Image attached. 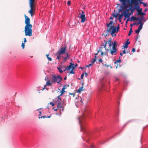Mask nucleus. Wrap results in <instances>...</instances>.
Wrapping results in <instances>:
<instances>
[{"label": "nucleus", "mask_w": 148, "mask_h": 148, "mask_svg": "<svg viewBox=\"0 0 148 148\" xmlns=\"http://www.w3.org/2000/svg\"><path fill=\"white\" fill-rule=\"evenodd\" d=\"M83 88V87H81L79 88L77 90V92L78 93H80L82 90Z\"/></svg>", "instance_id": "6ab92c4d"}, {"label": "nucleus", "mask_w": 148, "mask_h": 148, "mask_svg": "<svg viewBox=\"0 0 148 148\" xmlns=\"http://www.w3.org/2000/svg\"><path fill=\"white\" fill-rule=\"evenodd\" d=\"M66 50V47H62L59 50L57 53L56 54V55L57 56V58L58 59V60H60V58L61 55L65 53Z\"/></svg>", "instance_id": "20e7f679"}, {"label": "nucleus", "mask_w": 148, "mask_h": 148, "mask_svg": "<svg viewBox=\"0 0 148 148\" xmlns=\"http://www.w3.org/2000/svg\"><path fill=\"white\" fill-rule=\"evenodd\" d=\"M117 50L116 42V41H114L113 43L112 49L110 50L111 54L116 55L117 53Z\"/></svg>", "instance_id": "423d86ee"}, {"label": "nucleus", "mask_w": 148, "mask_h": 148, "mask_svg": "<svg viewBox=\"0 0 148 148\" xmlns=\"http://www.w3.org/2000/svg\"><path fill=\"white\" fill-rule=\"evenodd\" d=\"M108 44L109 45V47L110 48H111V47L112 46V43H111V40H110L108 41Z\"/></svg>", "instance_id": "a878e982"}, {"label": "nucleus", "mask_w": 148, "mask_h": 148, "mask_svg": "<svg viewBox=\"0 0 148 148\" xmlns=\"http://www.w3.org/2000/svg\"><path fill=\"white\" fill-rule=\"evenodd\" d=\"M25 23L26 25L25 27V35L26 36H31L32 35V25L30 23V19L25 15Z\"/></svg>", "instance_id": "f257e3e1"}, {"label": "nucleus", "mask_w": 148, "mask_h": 148, "mask_svg": "<svg viewBox=\"0 0 148 148\" xmlns=\"http://www.w3.org/2000/svg\"><path fill=\"white\" fill-rule=\"evenodd\" d=\"M84 74H85V75L86 77H87V75H88V74H87V73H85Z\"/></svg>", "instance_id": "8fccbe9b"}, {"label": "nucleus", "mask_w": 148, "mask_h": 148, "mask_svg": "<svg viewBox=\"0 0 148 148\" xmlns=\"http://www.w3.org/2000/svg\"><path fill=\"white\" fill-rule=\"evenodd\" d=\"M131 26H132V24H131Z\"/></svg>", "instance_id": "680f3d73"}, {"label": "nucleus", "mask_w": 148, "mask_h": 148, "mask_svg": "<svg viewBox=\"0 0 148 148\" xmlns=\"http://www.w3.org/2000/svg\"><path fill=\"white\" fill-rule=\"evenodd\" d=\"M129 21V18L127 19L126 21V23H127L128 21Z\"/></svg>", "instance_id": "49530a36"}, {"label": "nucleus", "mask_w": 148, "mask_h": 148, "mask_svg": "<svg viewBox=\"0 0 148 148\" xmlns=\"http://www.w3.org/2000/svg\"><path fill=\"white\" fill-rule=\"evenodd\" d=\"M78 120L80 125L81 129L82 130L84 131V125L86 123L85 121V117L83 116H80L78 118Z\"/></svg>", "instance_id": "39448f33"}, {"label": "nucleus", "mask_w": 148, "mask_h": 148, "mask_svg": "<svg viewBox=\"0 0 148 148\" xmlns=\"http://www.w3.org/2000/svg\"><path fill=\"white\" fill-rule=\"evenodd\" d=\"M137 20L139 21V22L138 23H137L136 24L138 25L140 24V25L138 27V29L135 30V32L137 34H138L139 33L141 29L142 28L143 25V24L142 23L140 19H138Z\"/></svg>", "instance_id": "9d476101"}, {"label": "nucleus", "mask_w": 148, "mask_h": 148, "mask_svg": "<svg viewBox=\"0 0 148 148\" xmlns=\"http://www.w3.org/2000/svg\"><path fill=\"white\" fill-rule=\"evenodd\" d=\"M60 96H59L58 97L56 102L57 104V107L58 108H60V109H62L63 107L61 105V99L60 97ZM61 110V109H60Z\"/></svg>", "instance_id": "9b49d317"}, {"label": "nucleus", "mask_w": 148, "mask_h": 148, "mask_svg": "<svg viewBox=\"0 0 148 148\" xmlns=\"http://www.w3.org/2000/svg\"><path fill=\"white\" fill-rule=\"evenodd\" d=\"M123 16V13L119 15V19L120 20L122 18Z\"/></svg>", "instance_id": "412c9836"}, {"label": "nucleus", "mask_w": 148, "mask_h": 148, "mask_svg": "<svg viewBox=\"0 0 148 148\" xmlns=\"http://www.w3.org/2000/svg\"><path fill=\"white\" fill-rule=\"evenodd\" d=\"M139 8H137V9H135L137 10V12H139V11H142V8H140V9H138Z\"/></svg>", "instance_id": "c85d7f7f"}, {"label": "nucleus", "mask_w": 148, "mask_h": 148, "mask_svg": "<svg viewBox=\"0 0 148 148\" xmlns=\"http://www.w3.org/2000/svg\"><path fill=\"white\" fill-rule=\"evenodd\" d=\"M143 4L144 7H147V3H145L144 2L143 3Z\"/></svg>", "instance_id": "c756f323"}, {"label": "nucleus", "mask_w": 148, "mask_h": 148, "mask_svg": "<svg viewBox=\"0 0 148 148\" xmlns=\"http://www.w3.org/2000/svg\"><path fill=\"white\" fill-rule=\"evenodd\" d=\"M66 57H65L64 58V61H66L67 60V58L68 57V54L67 53H66Z\"/></svg>", "instance_id": "bb28decb"}, {"label": "nucleus", "mask_w": 148, "mask_h": 148, "mask_svg": "<svg viewBox=\"0 0 148 148\" xmlns=\"http://www.w3.org/2000/svg\"><path fill=\"white\" fill-rule=\"evenodd\" d=\"M120 55L121 56L123 55V53H121L120 54Z\"/></svg>", "instance_id": "5fc2aeb1"}, {"label": "nucleus", "mask_w": 148, "mask_h": 148, "mask_svg": "<svg viewBox=\"0 0 148 148\" xmlns=\"http://www.w3.org/2000/svg\"><path fill=\"white\" fill-rule=\"evenodd\" d=\"M130 43V42L129 41V39H128L126 42L125 43V46H123V47H124V48H127L128 45Z\"/></svg>", "instance_id": "f3484780"}, {"label": "nucleus", "mask_w": 148, "mask_h": 148, "mask_svg": "<svg viewBox=\"0 0 148 148\" xmlns=\"http://www.w3.org/2000/svg\"><path fill=\"white\" fill-rule=\"evenodd\" d=\"M74 64H73L72 62H71L70 64L68 66H67L66 67H65L64 71H65L66 70H71V71L69 72V73L74 74L75 72L73 70V69L74 68Z\"/></svg>", "instance_id": "6e6552de"}, {"label": "nucleus", "mask_w": 148, "mask_h": 148, "mask_svg": "<svg viewBox=\"0 0 148 148\" xmlns=\"http://www.w3.org/2000/svg\"><path fill=\"white\" fill-rule=\"evenodd\" d=\"M25 46V43H22V44L21 46H22V47L23 49H24V48Z\"/></svg>", "instance_id": "72a5a7b5"}, {"label": "nucleus", "mask_w": 148, "mask_h": 148, "mask_svg": "<svg viewBox=\"0 0 148 148\" xmlns=\"http://www.w3.org/2000/svg\"><path fill=\"white\" fill-rule=\"evenodd\" d=\"M146 10H147V9H145V12H146Z\"/></svg>", "instance_id": "bf43d9fd"}, {"label": "nucleus", "mask_w": 148, "mask_h": 148, "mask_svg": "<svg viewBox=\"0 0 148 148\" xmlns=\"http://www.w3.org/2000/svg\"><path fill=\"white\" fill-rule=\"evenodd\" d=\"M110 19H113V17L112 16H111L110 17Z\"/></svg>", "instance_id": "603ef678"}, {"label": "nucleus", "mask_w": 148, "mask_h": 148, "mask_svg": "<svg viewBox=\"0 0 148 148\" xmlns=\"http://www.w3.org/2000/svg\"><path fill=\"white\" fill-rule=\"evenodd\" d=\"M136 19V17L134 16H132L130 18V19L129 20V21H132L134 20H135Z\"/></svg>", "instance_id": "aec40b11"}, {"label": "nucleus", "mask_w": 148, "mask_h": 148, "mask_svg": "<svg viewBox=\"0 0 148 148\" xmlns=\"http://www.w3.org/2000/svg\"><path fill=\"white\" fill-rule=\"evenodd\" d=\"M66 88L65 87V86H64L62 88V90L60 91L61 92V94L60 95V96H61L65 92L64 91V90Z\"/></svg>", "instance_id": "a211bd4d"}, {"label": "nucleus", "mask_w": 148, "mask_h": 148, "mask_svg": "<svg viewBox=\"0 0 148 148\" xmlns=\"http://www.w3.org/2000/svg\"><path fill=\"white\" fill-rule=\"evenodd\" d=\"M123 53H124V54H125L126 53V51H125L124 50L122 52Z\"/></svg>", "instance_id": "a18cd8bd"}, {"label": "nucleus", "mask_w": 148, "mask_h": 148, "mask_svg": "<svg viewBox=\"0 0 148 148\" xmlns=\"http://www.w3.org/2000/svg\"><path fill=\"white\" fill-rule=\"evenodd\" d=\"M66 77H65L64 78V79H66Z\"/></svg>", "instance_id": "4d7b16f0"}, {"label": "nucleus", "mask_w": 148, "mask_h": 148, "mask_svg": "<svg viewBox=\"0 0 148 148\" xmlns=\"http://www.w3.org/2000/svg\"><path fill=\"white\" fill-rule=\"evenodd\" d=\"M57 109H54V110L55 111H56L57 110Z\"/></svg>", "instance_id": "6e6d98bb"}, {"label": "nucleus", "mask_w": 148, "mask_h": 148, "mask_svg": "<svg viewBox=\"0 0 148 148\" xmlns=\"http://www.w3.org/2000/svg\"><path fill=\"white\" fill-rule=\"evenodd\" d=\"M65 66H63L62 65H60L57 68L59 72L60 73H62L64 71V68L65 69Z\"/></svg>", "instance_id": "4468645a"}, {"label": "nucleus", "mask_w": 148, "mask_h": 148, "mask_svg": "<svg viewBox=\"0 0 148 148\" xmlns=\"http://www.w3.org/2000/svg\"><path fill=\"white\" fill-rule=\"evenodd\" d=\"M118 15V14H113V16L114 17H116Z\"/></svg>", "instance_id": "7c9ffc66"}, {"label": "nucleus", "mask_w": 148, "mask_h": 148, "mask_svg": "<svg viewBox=\"0 0 148 148\" xmlns=\"http://www.w3.org/2000/svg\"><path fill=\"white\" fill-rule=\"evenodd\" d=\"M120 1L122 2L123 4L125 6L127 5V3H130V4L131 0H119Z\"/></svg>", "instance_id": "2eb2a0df"}, {"label": "nucleus", "mask_w": 148, "mask_h": 148, "mask_svg": "<svg viewBox=\"0 0 148 148\" xmlns=\"http://www.w3.org/2000/svg\"><path fill=\"white\" fill-rule=\"evenodd\" d=\"M126 18H125H125L124 19V20H125L126 19Z\"/></svg>", "instance_id": "052dcab7"}, {"label": "nucleus", "mask_w": 148, "mask_h": 148, "mask_svg": "<svg viewBox=\"0 0 148 148\" xmlns=\"http://www.w3.org/2000/svg\"><path fill=\"white\" fill-rule=\"evenodd\" d=\"M50 116H48V117H47L46 116H41V117H40V116H39L38 117V118L39 119H40V118H49L50 117Z\"/></svg>", "instance_id": "4be33fe9"}, {"label": "nucleus", "mask_w": 148, "mask_h": 148, "mask_svg": "<svg viewBox=\"0 0 148 148\" xmlns=\"http://www.w3.org/2000/svg\"><path fill=\"white\" fill-rule=\"evenodd\" d=\"M107 44V42H105L104 44L103 45L104 47L106 49V44Z\"/></svg>", "instance_id": "cd10ccee"}, {"label": "nucleus", "mask_w": 148, "mask_h": 148, "mask_svg": "<svg viewBox=\"0 0 148 148\" xmlns=\"http://www.w3.org/2000/svg\"><path fill=\"white\" fill-rule=\"evenodd\" d=\"M107 50L108 51H109V50L108 49H107Z\"/></svg>", "instance_id": "0e129e2a"}, {"label": "nucleus", "mask_w": 148, "mask_h": 148, "mask_svg": "<svg viewBox=\"0 0 148 148\" xmlns=\"http://www.w3.org/2000/svg\"><path fill=\"white\" fill-rule=\"evenodd\" d=\"M142 1H138L137 5H136L134 2H130V5L132 4H133L134 5V7L133 8V10H135V9H137V8H139L140 5L142 4H143V2H142Z\"/></svg>", "instance_id": "f8f14e48"}, {"label": "nucleus", "mask_w": 148, "mask_h": 148, "mask_svg": "<svg viewBox=\"0 0 148 148\" xmlns=\"http://www.w3.org/2000/svg\"><path fill=\"white\" fill-rule=\"evenodd\" d=\"M119 25L117 27H115V28H116V29L117 30H118V32L119 31Z\"/></svg>", "instance_id": "473e14b6"}, {"label": "nucleus", "mask_w": 148, "mask_h": 148, "mask_svg": "<svg viewBox=\"0 0 148 148\" xmlns=\"http://www.w3.org/2000/svg\"><path fill=\"white\" fill-rule=\"evenodd\" d=\"M80 99H81V100H80V102L81 103V104H82L83 103V99H82L80 97Z\"/></svg>", "instance_id": "2f4dec72"}, {"label": "nucleus", "mask_w": 148, "mask_h": 148, "mask_svg": "<svg viewBox=\"0 0 148 148\" xmlns=\"http://www.w3.org/2000/svg\"><path fill=\"white\" fill-rule=\"evenodd\" d=\"M99 61L100 62H102V59L101 58H100V59H99Z\"/></svg>", "instance_id": "de8ad7c7"}, {"label": "nucleus", "mask_w": 148, "mask_h": 148, "mask_svg": "<svg viewBox=\"0 0 148 148\" xmlns=\"http://www.w3.org/2000/svg\"><path fill=\"white\" fill-rule=\"evenodd\" d=\"M138 12V14L140 15H141V14L142 13V11H139V12Z\"/></svg>", "instance_id": "e433bc0d"}, {"label": "nucleus", "mask_w": 148, "mask_h": 148, "mask_svg": "<svg viewBox=\"0 0 148 148\" xmlns=\"http://www.w3.org/2000/svg\"><path fill=\"white\" fill-rule=\"evenodd\" d=\"M132 28H131L130 31L129 32V34H128V35L129 36H130V35L132 33Z\"/></svg>", "instance_id": "393cba45"}, {"label": "nucleus", "mask_w": 148, "mask_h": 148, "mask_svg": "<svg viewBox=\"0 0 148 148\" xmlns=\"http://www.w3.org/2000/svg\"><path fill=\"white\" fill-rule=\"evenodd\" d=\"M80 68H81V69H82V68L81 67H80Z\"/></svg>", "instance_id": "e2e57ef3"}, {"label": "nucleus", "mask_w": 148, "mask_h": 148, "mask_svg": "<svg viewBox=\"0 0 148 148\" xmlns=\"http://www.w3.org/2000/svg\"><path fill=\"white\" fill-rule=\"evenodd\" d=\"M30 0V10L29 11V12L31 16H32L34 14L33 12L35 10V5L34 3V0Z\"/></svg>", "instance_id": "0eeeda50"}, {"label": "nucleus", "mask_w": 148, "mask_h": 148, "mask_svg": "<svg viewBox=\"0 0 148 148\" xmlns=\"http://www.w3.org/2000/svg\"><path fill=\"white\" fill-rule=\"evenodd\" d=\"M135 49L134 48H133L132 50V52H135Z\"/></svg>", "instance_id": "37998d69"}, {"label": "nucleus", "mask_w": 148, "mask_h": 148, "mask_svg": "<svg viewBox=\"0 0 148 148\" xmlns=\"http://www.w3.org/2000/svg\"><path fill=\"white\" fill-rule=\"evenodd\" d=\"M24 43H25L26 42V38H24Z\"/></svg>", "instance_id": "c03bdc74"}, {"label": "nucleus", "mask_w": 148, "mask_h": 148, "mask_svg": "<svg viewBox=\"0 0 148 148\" xmlns=\"http://www.w3.org/2000/svg\"><path fill=\"white\" fill-rule=\"evenodd\" d=\"M143 0H131L130 2H134L135 5H137L138 4V1H142Z\"/></svg>", "instance_id": "dca6fc26"}, {"label": "nucleus", "mask_w": 148, "mask_h": 148, "mask_svg": "<svg viewBox=\"0 0 148 148\" xmlns=\"http://www.w3.org/2000/svg\"><path fill=\"white\" fill-rule=\"evenodd\" d=\"M133 10V8L132 7V5H131L130 7L128 9L124 10L123 14V16H124L125 17V18L128 17L130 15V13H129L128 11L131 10L132 12L134 10Z\"/></svg>", "instance_id": "1a4fd4ad"}, {"label": "nucleus", "mask_w": 148, "mask_h": 148, "mask_svg": "<svg viewBox=\"0 0 148 148\" xmlns=\"http://www.w3.org/2000/svg\"><path fill=\"white\" fill-rule=\"evenodd\" d=\"M71 2L70 1H68L67 2V4L68 5H70Z\"/></svg>", "instance_id": "f704fd0d"}, {"label": "nucleus", "mask_w": 148, "mask_h": 148, "mask_svg": "<svg viewBox=\"0 0 148 148\" xmlns=\"http://www.w3.org/2000/svg\"><path fill=\"white\" fill-rule=\"evenodd\" d=\"M49 54H47L46 55V56H47V58H49Z\"/></svg>", "instance_id": "864d4df0"}, {"label": "nucleus", "mask_w": 148, "mask_h": 148, "mask_svg": "<svg viewBox=\"0 0 148 148\" xmlns=\"http://www.w3.org/2000/svg\"><path fill=\"white\" fill-rule=\"evenodd\" d=\"M97 58V57L95 56V58L93 59L92 60V63H93L96 61V60Z\"/></svg>", "instance_id": "5701e85b"}, {"label": "nucleus", "mask_w": 148, "mask_h": 148, "mask_svg": "<svg viewBox=\"0 0 148 148\" xmlns=\"http://www.w3.org/2000/svg\"><path fill=\"white\" fill-rule=\"evenodd\" d=\"M121 62V61L120 60H117L114 63L116 64L117 63H120Z\"/></svg>", "instance_id": "b1692460"}, {"label": "nucleus", "mask_w": 148, "mask_h": 148, "mask_svg": "<svg viewBox=\"0 0 148 148\" xmlns=\"http://www.w3.org/2000/svg\"><path fill=\"white\" fill-rule=\"evenodd\" d=\"M146 14L145 13V12H142L141 13V15H145Z\"/></svg>", "instance_id": "79ce46f5"}, {"label": "nucleus", "mask_w": 148, "mask_h": 148, "mask_svg": "<svg viewBox=\"0 0 148 148\" xmlns=\"http://www.w3.org/2000/svg\"><path fill=\"white\" fill-rule=\"evenodd\" d=\"M50 103L52 106H53H53H54V104L53 103H52L51 102H50Z\"/></svg>", "instance_id": "58836bf2"}, {"label": "nucleus", "mask_w": 148, "mask_h": 148, "mask_svg": "<svg viewBox=\"0 0 148 148\" xmlns=\"http://www.w3.org/2000/svg\"><path fill=\"white\" fill-rule=\"evenodd\" d=\"M99 52V51H98V52H97V53H96L95 54V55L96 56V55H97L98 54V53Z\"/></svg>", "instance_id": "3c124183"}, {"label": "nucleus", "mask_w": 148, "mask_h": 148, "mask_svg": "<svg viewBox=\"0 0 148 148\" xmlns=\"http://www.w3.org/2000/svg\"><path fill=\"white\" fill-rule=\"evenodd\" d=\"M75 94V93H69V95H73V97H74Z\"/></svg>", "instance_id": "4c0bfd02"}, {"label": "nucleus", "mask_w": 148, "mask_h": 148, "mask_svg": "<svg viewBox=\"0 0 148 148\" xmlns=\"http://www.w3.org/2000/svg\"><path fill=\"white\" fill-rule=\"evenodd\" d=\"M84 76V73H82L81 75V79H82L83 78Z\"/></svg>", "instance_id": "ea45409f"}, {"label": "nucleus", "mask_w": 148, "mask_h": 148, "mask_svg": "<svg viewBox=\"0 0 148 148\" xmlns=\"http://www.w3.org/2000/svg\"><path fill=\"white\" fill-rule=\"evenodd\" d=\"M82 14H81L80 16L81 22L82 23H84L86 20L85 15L84 12L82 11Z\"/></svg>", "instance_id": "ddd939ff"}, {"label": "nucleus", "mask_w": 148, "mask_h": 148, "mask_svg": "<svg viewBox=\"0 0 148 148\" xmlns=\"http://www.w3.org/2000/svg\"><path fill=\"white\" fill-rule=\"evenodd\" d=\"M93 64V63H91L89 64L87 66V67H89L90 66H92Z\"/></svg>", "instance_id": "c9c22d12"}, {"label": "nucleus", "mask_w": 148, "mask_h": 148, "mask_svg": "<svg viewBox=\"0 0 148 148\" xmlns=\"http://www.w3.org/2000/svg\"><path fill=\"white\" fill-rule=\"evenodd\" d=\"M48 59L49 61H51L52 60V59L51 58L49 57L47 58Z\"/></svg>", "instance_id": "a19ab883"}, {"label": "nucleus", "mask_w": 148, "mask_h": 148, "mask_svg": "<svg viewBox=\"0 0 148 148\" xmlns=\"http://www.w3.org/2000/svg\"><path fill=\"white\" fill-rule=\"evenodd\" d=\"M41 112L40 111H39V116H41Z\"/></svg>", "instance_id": "09e8293b"}, {"label": "nucleus", "mask_w": 148, "mask_h": 148, "mask_svg": "<svg viewBox=\"0 0 148 148\" xmlns=\"http://www.w3.org/2000/svg\"><path fill=\"white\" fill-rule=\"evenodd\" d=\"M113 23V21H111L110 23H107L106 24L108 27L107 31L108 32H111V34L112 36L115 37L116 35L115 33H117L118 30H117L116 28H115L112 25Z\"/></svg>", "instance_id": "7ed1b4c3"}, {"label": "nucleus", "mask_w": 148, "mask_h": 148, "mask_svg": "<svg viewBox=\"0 0 148 148\" xmlns=\"http://www.w3.org/2000/svg\"><path fill=\"white\" fill-rule=\"evenodd\" d=\"M62 79V77L59 75H54L52 77V80L50 81L48 80L46 83V84L45 85V87L46 86H49L51 85L52 84H54L57 83L59 85L61 84V82Z\"/></svg>", "instance_id": "f03ea898"}, {"label": "nucleus", "mask_w": 148, "mask_h": 148, "mask_svg": "<svg viewBox=\"0 0 148 148\" xmlns=\"http://www.w3.org/2000/svg\"><path fill=\"white\" fill-rule=\"evenodd\" d=\"M77 66V64H76V65H75V66Z\"/></svg>", "instance_id": "13d9d810"}]
</instances>
